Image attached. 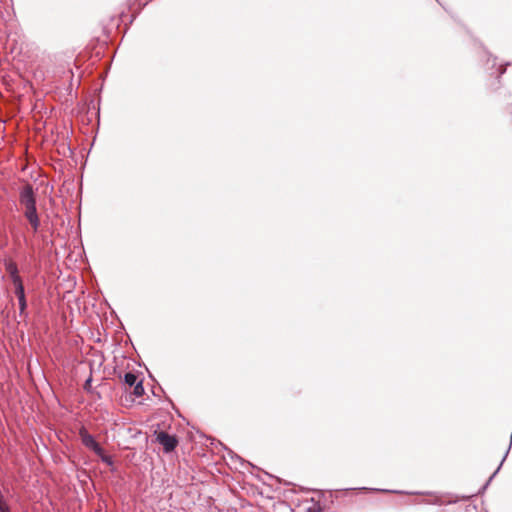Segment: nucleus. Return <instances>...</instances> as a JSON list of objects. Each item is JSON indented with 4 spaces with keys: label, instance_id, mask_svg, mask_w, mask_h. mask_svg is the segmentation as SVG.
Instances as JSON below:
<instances>
[{
    "label": "nucleus",
    "instance_id": "obj_1",
    "mask_svg": "<svg viewBox=\"0 0 512 512\" xmlns=\"http://www.w3.org/2000/svg\"><path fill=\"white\" fill-rule=\"evenodd\" d=\"M19 203L22 213L26 221L31 227L32 233L35 235L41 227L40 214L37 208V195L31 184L23 186L19 192Z\"/></svg>",
    "mask_w": 512,
    "mask_h": 512
},
{
    "label": "nucleus",
    "instance_id": "obj_2",
    "mask_svg": "<svg viewBox=\"0 0 512 512\" xmlns=\"http://www.w3.org/2000/svg\"><path fill=\"white\" fill-rule=\"evenodd\" d=\"M79 438L81 443L94 454H99L101 452V444L97 441L93 434L88 432L85 427H81L79 429Z\"/></svg>",
    "mask_w": 512,
    "mask_h": 512
},
{
    "label": "nucleus",
    "instance_id": "obj_3",
    "mask_svg": "<svg viewBox=\"0 0 512 512\" xmlns=\"http://www.w3.org/2000/svg\"><path fill=\"white\" fill-rule=\"evenodd\" d=\"M156 441L163 447L165 453H171L178 446V438L176 435L160 431L156 434Z\"/></svg>",
    "mask_w": 512,
    "mask_h": 512
},
{
    "label": "nucleus",
    "instance_id": "obj_4",
    "mask_svg": "<svg viewBox=\"0 0 512 512\" xmlns=\"http://www.w3.org/2000/svg\"><path fill=\"white\" fill-rule=\"evenodd\" d=\"M13 287H14L15 296L17 297V300H18L19 316L22 318H27L28 302H27V298H26L24 282L14 284Z\"/></svg>",
    "mask_w": 512,
    "mask_h": 512
},
{
    "label": "nucleus",
    "instance_id": "obj_5",
    "mask_svg": "<svg viewBox=\"0 0 512 512\" xmlns=\"http://www.w3.org/2000/svg\"><path fill=\"white\" fill-rule=\"evenodd\" d=\"M4 267L13 285L23 282L16 262L11 259H7L4 261Z\"/></svg>",
    "mask_w": 512,
    "mask_h": 512
},
{
    "label": "nucleus",
    "instance_id": "obj_6",
    "mask_svg": "<svg viewBox=\"0 0 512 512\" xmlns=\"http://www.w3.org/2000/svg\"><path fill=\"white\" fill-rule=\"evenodd\" d=\"M488 55H489V58L487 60L488 69L495 70V73H497V76H496L497 82H498V84H500V78L506 72V69H507V66L509 65V63H506L504 66L496 67L497 66L496 57H493L490 53H488ZM493 74H494V72L491 73V75H493Z\"/></svg>",
    "mask_w": 512,
    "mask_h": 512
},
{
    "label": "nucleus",
    "instance_id": "obj_7",
    "mask_svg": "<svg viewBox=\"0 0 512 512\" xmlns=\"http://www.w3.org/2000/svg\"><path fill=\"white\" fill-rule=\"evenodd\" d=\"M140 375L141 373L137 371H128L123 376L119 374V378L124 385L132 388L135 385V383L139 380Z\"/></svg>",
    "mask_w": 512,
    "mask_h": 512
},
{
    "label": "nucleus",
    "instance_id": "obj_8",
    "mask_svg": "<svg viewBox=\"0 0 512 512\" xmlns=\"http://www.w3.org/2000/svg\"><path fill=\"white\" fill-rule=\"evenodd\" d=\"M96 455L100 458V460L104 464H106L107 466H109L111 468L112 472L116 471L115 461H114L113 457L111 455L107 454L103 447L101 448V452Z\"/></svg>",
    "mask_w": 512,
    "mask_h": 512
},
{
    "label": "nucleus",
    "instance_id": "obj_9",
    "mask_svg": "<svg viewBox=\"0 0 512 512\" xmlns=\"http://www.w3.org/2000/svg\"><path fill=\"white\" fill-rule=\"evenodd\" d=\"M508 453H509V449H507V451L505 452L499 466L497 467V469L493 472V474L488 478V480L484 483V485L480 488L479 490V494H482L485 492V490L488 488V486L490 485L491 481L493 480V478L497 475V473L500 471L505 459L507 458L508 456Z\"/></svg>",
    "mask_w": 512,
    "mask_h": 512
},
{
    "label": "nucleus",
    "instance_id": "obj_10",
    "mask_svg": "<svg viewBox=\"0 0 512 512\" xmlns=\"http://www.w3.org/2000/svg\"><path fill=\"white\" fill-rule=\"evenodd\" d=\"M132 388H133L132 394L136 398L142 397L145 393V389L143 386V378L139 379Z\"/></svg>",
    "mask_w": 512,
    "mask_h": 512
},
{
    "label": "nucleus",
    "instance_id": "obj_11",
    "mask_svg": "<svg viewBox=\"0 0 512 512\" xmlns=\"http://www.w3.org/2000/svg\"><path fill=\"white\" fill-rule=\"evenodd\" d=\"M360 490H369V491H372V492L396 493V494H402V493H405L404 491H400V490L378 489V488H366V487H362V488H360Z\"/></svg>",
    "mask_w": 512,
    "mask_h": 512
},
{
    "label": "nucleus",
    "instance_id": "obj_12",
    "mask_svg": "<svg viewBox=\"0 0 512 512\" xmlns=\"http://www.w3.org/2000/svg\"><path fill=\"white\" fill-rule=\"evenodd\" d=\"M313 505L308 507L305 512H323V507L319 502H315L314 499H312Z\"/></svg>",
    "mask_w": 512,
    "mask_h": 512
},
{
    "label": "nucleus",
    "instance_id": "obj_13",
    "mask_svg": "<svg viewBox=\"0 0 512 512\" xmlns=\"http://www.w3.org/2000/svg\"><path fill=\"white\" fill-rule=\"evenodd\" d=\"M92 381L93 379L92 376L90 375L83 384V389L88 393L92 392Z\"/></svg>",
    "mask_w": 512,
    "mask_h": 512
},
{
    "label": "nucleus",
    "instance_id": "obj_14",
    "mask_svg": "<svg viewBox=\"0 0 512 512\" xmlns=\"http://www.w3.org/2000/svg\"><path fill=\"white\" fill-rule=\"evenodd\" d=\"M9 504L6 502L5 497L0 490V510H3L4 508L8 507Z\"/></svg>",
    "mask_w": 512,
    "mask_h": 512
},
{
    "label": "nucleus",
    "instance_id": "obj_15",
    "mask_svg": "<svg viewBox=\"0 0 512 512\" xmlns=\"http://www.w3.org/2000/svg\"><path fill=\"white\" fill-rule=\"evenodd\" d=\"M225 449L227 450V448H225ZM228 453L231 455V458H234V457H235V458H236V459H238V460H240V459H241L238 455H235V454L233 453V451H232V450H229V449H228Z\"/></svg>",
    "mask_w": 512,
    "mask_h": 512
},
{
    "label": "nucleus",
    "instance_id": "obj_16",
    "mask_svg": "<svg viewBox=\"0 0 512 512\" xmlns=\"http://www.w3.org/2000/svg\"><path fill=\"white\" fill-rule=\"evenodd\" d=\"M411 494H416V495H431L432 493H431V492H412Z\"/></svg>",
    "mask_w": 512,
    "mask_h": 512
},
{
    "label": "nucleus",
    "instance_id": "obj_17",
    "mask_svg": "<svg viewBox=\"0 0 512 512\" xmlns=\"http://www.w3.org/2000/svg\"><path fill=\"white\" fill-rule=\"evenodd\" d=\"M0 512H12L10 506L4 508L3 510H0Z\"/></svg>",
    "mask_w": 512,
    "mask_h": 512
},
{
    "label": "nucleus",
    "instance_id": "obj_18",
    "mask_svg": "<svg viewBox=\"0 0 512 512\" xmlns=\"http://www.w3.org/2000/svg\"><path fill=\"white\" fill-rule=\"evenodd\" d=\"M432 504H440V502L438 500H434Z\"/></svg>",
    "mask_w": 512,
    "mask_h": 512
}]
</instances>
